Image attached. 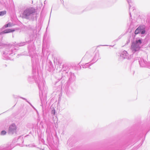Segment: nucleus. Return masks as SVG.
<instances>
[{
  "label": "nucleus",
  "instance_id": "nucleus-1",
  "mask_svg": "<svg viewBox=\"0 0 150 150\" xmlns=\"http://www.w3.org/2000/svg\"><path fill=\"white\" fill-rule=\"evenodd\" d=\"M29 54L31 57L32 66V74L33 76H29L28 80L30 83H32L35 81L38 84L39 89L43 94V90L45 88V81L42 77H40L39 76V72L40 71V66L38 55L35 52V47L33 44V42L31 44H29L28 47Z\"/></svg>",
  "mask_w": 150,
  "mask_h": 150
},
{
  "label": "nucleus",
  "instance_id": "nucleus-2",
  "mask_svg": "<svg viewBox=\"0 0 150 150\" xmlns=\"http://www.w3.org/2000/svg\"><path fill=\"white\" fill-rule=\"evenodd\" d=\"M68 67L63 65L62 71L61 72V77H57L59 80H61L64 83L65 81L67 80V84H73L76 80V76L74 73L71 72H68Z\"/></svg>",
  "mask_w": 150,
  "mask_h": 150
},
{
  "label": "nucleus",
  "instance_id": "nucleus-3",
  "mask_svg": "<svg viewBox=\"0 0 150 150\" xmlns=\"http://www.w3.org/2000/svg\"><path fill=\"white\" fill-rule=\"evenodd\" d=\"M0 46L3 47V48L5 49L3 52L2 58L6 60H12L13 59H11L8 55L12 56L15 54V52L18 50V47L17 46H9L5 45L0 42Z\"/></svg>",
  "mask_w": 150,
  "mask_h": 150
},
{
  "label": "nucleus",
  "instance_id": "nucleus-4",
  "mask_svg": "<svg viewBox=\"0 0 150 150\" xmlns=\"http://www.w3.org/2000/svg\"><path fill=\"white\" fill-rule=\"evenodd\" d=\"M36 11L35 9L33 7L28 8L23 11L21 16L23 18L32 21L37 20Z\"/></svg>",
  "mask_w": 150,
  "mask_h": 150
},
{
  "label": "nucleus",
  "instance_id": "nucleus-5",
  "mask_svg": "<svg viewBox=\"0 0 150 150\" xmlns=\"http://www.w3.org/2000/svg\"><path fill=\"white\" fill-rule=\"evenodd\" d=\"M142 39H137L135 42H132L131 49L133 53L132 54L134 57L137 56V53H135V52L140 50L141 48L140 45L142 44Z\"/></svg>",
  "mask_w": 150,
  "mask_h": 150
},
{
  "label": "nucleus",
  "instance_id": "nucleus-6",
  "mask_svg": "<svg viewBox=\"0 0 150 150\" xmlns=\"http://www.w3.org/2000/svg\"><path fill=\"white\" fill-rule=\"evenodd\" d=\"M29 29L32 32V33L30 35L29 38L30 40L26 41V42H21L17 44L18 46H23L25 45L26 43H29L31 41L35 39L36 36V35L35 34V33H36V31L35 28L33 26H30L29 27Z\"/></svg>",
  "mask_w": 150,
  "mask_h": 150
},
{
  "label": "nucleus",
  "instance_id": "nucleus-7",
  "mask_svg": "<svg viewBox=\"0 0 150 150\" xmlns=\"http://www.w3.org/2000/svg\"><path fill=\"white\" fill-rule=\"evenodd\" d=\"M74 84H66L65 86L64 91L68 97H70L74 92Z\"/></svg>",
  "mask_w": 150,
  "mask_h": 150
},
{
  "label": "nucleus",
  "instance_id": "nucleus-8",
  "mask_svg": "<svg viewBox=\"0 0 150 150\" xmlns=\"http://www.w3.org/2000/svg\"><path fill=\"white\" fill-rule=\"evenodd\" d=\"M134 57L132 54L129 55L127 51L124 50L120 53L119 59L121 60L125 59L130 60L132 59H133V58Z\"/></svg>",
  "mask_w": 150,
  "mask_h": 150
},
{
  "label": "nucleus",
  "instance_id": "nucleus-9",
  "mask_svg": "<svg viewBox=\"0 0 150 150\" xmlns=\"http://www.w3.org/2000/svg\"><path fill=\"white\" fill-rule=\"evenodd\" d=\"M138 60L140 66L141 67H146L147 66L148 62L142 58H139L138 56L135 57L133 58L134 61Z\"/></svg>",
  "mask_w": 150,
  "mask_h": 150
},
{
  "label": "nucleus",
  "instance_id": "nucleus-10",
  "mask_svg": "<svg viewBox=\"0 0 150 150\" xmlns=\"http://www.w3.org/2000/svg\"><path fill=\"white\" fill-rule=\"evenodd\" d=\"M17 128L14 124H12L10 125L8 128V133L9 134L12 135L16 134Z\"/></svg>",
  "mask_w": 150,
  "mask_h": 150
},
{
  "label": "nucleus",
  "instance_id": "nucleus-11",
  "mask_svg": "<svg viewBox=\"0 0 150 150\" xmlns=\"http://www.w3.org/2000/svg\"><path fill=\"white\" fill-rule=\"evenodd\" d=\"M139 33L142 35L146 34L145 28L142 26H139L135 31L134 34L137 35Z\"/></svg>",
  "mask_w": 150,
  "mask_h": 150
},
{
  "label": "nucleus",
  "instance_id": "nucleus-12",
  "mask_svg": "<svg viewBox=\"0 0 150 150\" xmlns=\"http://www.w3.org/2000/svg\"><path fill=\"white\" fill-rule=\"evenodd\" d=\"M13 144V143L9 142L5 147L0 146V150H11L14 147Z\"/></svg>",
  "mask_w": 150,
  "mask_h": 150
},
{
  "label": "nucleus",
  "instance_id": "nucleus-13",
  "mask_svg": "<svg viewBox=\"0 0 150 150\" xmlns=\"http://www.w3.org/2000/svg\"><path fill=\"white\" fill-rule=\"evenodd\" d=\"M99 54L98 52H96L95 55L93 59L90 60L91 62H92V63H93V64L98 60V59H99Z\"/></svg>",
  "mask_w": 150,
  "mask_h": 150
},
{
  "label": "nucleus",
  "instance_id": "nucleus-14",
  "mask_svg": "<svg viewBox=\"0 0 150 150\" xmlns=\"http://www.w3.org/2000/svg\"><path fill=\"white\" fill-rule=\"evenodd\" d=\"M14 30H12L11 29H5V30L2 31L1 33V34L7 33H10L13 32L14 31Z\"/></svg>",
  "mask_w": 150,
  "mask_h": 150
},
{
  "label": "nucleus",
  "instance_id": "nucleus-15",
  "mask_svg": "<svg viewBox=\"0 0 150 150\" xmlns=\"http://www.w3.org/2000/svg\"><path fill=\"white\" fill-rule=\"evenodd\" d=\"M93 64V63L91 62L90 60H89L88 62L85 63L84 65H83L82 66L83 67V68H86L87 67H89Z\"/></svg>",
  "mask_w": 150,
  "mask_h": 150
},
{
  "label": "nucleus",
  "instance_id": "nucleus-16",
  "mask_svg": "<svg viewBox=\"0 0 150 150\" xmlns=\"http://www.w3.org/2000/svg\"><path fill=\"white\" fill-rule=\"evenodd\" d=\"M17 141L18 142L23 143L24 142L23 137L22 136H19L17 139Z\"/></svg>",
  "mask_w": 150,
  "mask_h": 150
},
{
  "label": "nucleus",
  "instance_id": "nucleus-17",
  "mask_svg": "<svg viewBox=\"0 0 150 150\" xmlns=\"http://www.w3.org/2000/svg\"><path fill=\"white\" fill-rule=\"evenodd\" d=\"M6 11H0V16H3L6 14Z\"/></svg>",
  "mask_w": 150,
  "mask_h": 150
},
{
  "label": "nucleus",
  "instance_id": "nucleus-18",
  "mask_svg": "<svg viewBox=\"0 0 150 150\" xmlns=\"http://www.w3.org/2000/svg\"><path fill=\"white\" fill-rule=\"evenodd\" d=\"M91 57V56L90 55H88L87 53H86L85 55L84 56V57L83 58L82 60H83L87 57L90 58Z\"/></svg>",
  "mask_w": 150,
  "mask_h": 150
},
{
  "label": "nucleus",
  "instance_id": "nucleus-19",
  "mask_svg": "<svg viewBox=\"0 0 150 150\" xmlns=\"http://www.w3.org/2000/svg\"><path fill=\"white\" fill-rule=\"evenodd\" d=\"M6 2V0H0V3L3 5H5Z\"/></svg>",
  "mask_w": 150,
  "mask_h": 150
},
{
  "label": "nucleus",
  "instance_id": "nucleus-20",
  "mask_svg": "<svg viewBox=\"0 0 150 150\" xmlns=\"http://www.w3.org/2000/svg\"><path fill=\"white\" fill-rule=\"evenodd\" d=\"M49 64L50 65V68L49 69H48L49 71H50L51 70L52 68L53 67V65L52 62L51 61L49 62Z\"/></svg>",
  "mask_w": 150,
  "mask_h": 150
},
{
  "label": "nucleus",
  "instance_id": "nucleus-21",
  "mask_svg": "<svg viewBox=\"0 0 150 150\" xmlns=\"http://www.w3.org/2000/svg\"><path fill=\"white\" fill-rule=\"evenodd\" d=\"M11 26V25L10 23H7V24H6L4 25V26L3 27V28H7L9 27H10Z\"/></svg>",
  "mask_w": 150,
  "mask_h": 150
},
{
  "label": "nucleus",
  "instance_id": "nucleus-22",
  "mask_svg": "<svg viewBox=\"0 0 150 150\" xmlns=\"http://www.w3.org/2000/svg\"><path fill=\"white\" fill-rule=\"evenodd\" d=\"M56 113L55 110L54 108H53L51 112V114L52 115H55Z\"/></svg>",
  "mask_w": 150,
  "mask_h": 150
},
{
  "label": "nucleus",
  "instance_id": "nucleus-23",
  "mask_svg": "<svg viewBox=\"0 0 150 150\" xmlns=\"http://www.w3.org/2000/svg\"><path fill=\"white\" fill-rule=\"evenodd\" d=\"M6 132L5 130H2L1 132V135H4L6 134Z\"/></svg>",
  "mask_w": 150,
  "mask_h": 150
},
{
  "label": "nucleus",
  "instance_id": "nucleus-24",
  "mask_svg": "<svg viewBox=\"0 0 150 150\" xmlns=\"http://www.w3.org/2000/svg\"><path fill=\"white\" fill-rule=\"evenodd\" d=\"M28 103H29L30 105L37 112V110L36 109L33 105L29 102H28Z\"/></svg>",
  "mask_w": 150,
  "mask_h": 150
},
{
  "label": "nucleus",
  "instance_id": "nucleus-25",
  "mask_svg": "<svg viewBox=\"0 0 150 150\" xmlns=\"http://www.w3.org/2000/svg\"><path fill=\"white\" fill-rule=\"evenodd\" d=\"M122 35H120V36L118 38L116 39L115 41H117L119 40L120 39H121V38L122 37Z\"/></svg>",
  "mask_w": 150,
  "mask_h": 150
},
{
  "label": "nucleus",
  "instance_id": "nucleus-26",
  "mask_svg": "<svg viewBox=\"0 0 150 150\" xmlns=\"http://www.w3.org/2000/svg\"><path fill=\"white\" fill-rule=\"evenodd\" d=\"M127 1L128 3L129 4V9H130L131 7V6L129 4L130 3V2H131V1L130 0H127Z\"/></svg>",
  "mask_w": 150,
  "mask_h": 150
},
{
  "label": "nucleus",
  "instance_id": "nucleus-27",
  "mask_svg": "<svg viewBox=\"0 0 150 150\" xmlns=\"http://www.w3.org/2000/svg\"><path fill=\"white\" fill-rule=\"evenodd\" d=\"M20 98H22V99H23V100H25L26 102H27L28 103V102H29L25 98H24L23 97H20Z\"/></svg>",
  "mask_w": 150,
  "mask_h": 150
},
{
  "label": "nucleus",
  "instance_id": "nucleus-28",
  "mask_svg": "<svg viewBox=\"0 0 150 150\" xmlns=\"http://www.w3.org/2000/svg\"><path fill=\"white\" fill-rule=\"evenodd\" d=\"M50 132V129H49L48 127H47L46 130V132H47L48 133H49Z\"/></svg>",
  "mask_w": 150,
  "mask_h": 150
},
{
  "label": "nucleus",
  "instance_id": "nucleus-29",
  "mask_svg": "<svg viewBox=\"0 0 150 150\" xmlns=\"http://www.w3.org/2000/svg\"><path fill=\"white\" fill-rule=\"evenodd\" d=\"M42 47V52H43V50H44V49H45V45H44L43 43Z\"/></svg>",
  "mask_w": 150,
  "mask_h": 150
},
{
  "label": "nucleus",
  "instance_id": "nucleus-30",
  "mask_svg": "<svg viewBox=\"0 0 150 150\" xmlns=\"http://www.w3.org/2000/svg\"><path fill=\"white\" fill-rule=\"evenodd\" d=\"M129 15L131 17H132L131 14V13L129 11Z\"/></svg>",
  "mask_w": 150,
  "mask_h": 150
},
{
  "label": "nucleus",
  "instance_id": "nucleus-31",
  "mask_svg": "<svg viewBox=\"0 0 150 150\" xmlns=\"http://www.w3.org/2000/svg\"><path fill=\"white\" fill-rule=\"evenodd\" d=\"M40 105L42 107V103H41V104Z\"/></svg>",
  "mask_w": 150,
  "mask_h": 150
},
{
  "label": "nucleus",
  "instance_id": "nucleus-32",
  "mask_svg": "<svg viewBox=\"0 0 150 150\" xmlns=\"http://www.w3.org/2000/svg\"><path fill=\"white\" fill-rule=\"evenodd\" d=\"M60 74V73H58L57 74Z\"/></svg>",
  "mask_w": 150,
  "mask_h": 150
},
{
  "label": "nucleus",
  "instance_id": "nucleus-33",
  "mask_svg": "<svg viewBox=\"0 0 150 150\" xmlns=\"http://www.w3.org/2000/svg\"><path fill=\"white\" fill-rule=\"evenodd\" d=\"M69 142V140L68 141H67V143H68Z\"/></svg>",
  "mask_w": 150,
  "mask_h": 150
},
{
  "label": "nucleus",
  "instance_id": "nucleus-34",
  "mask_svg": "<svg viewBox=\"0 0 150 150\" xmlns=\"http://www.w3.org/2000/svg\"><path fill=\"white\" fill-rule=\"evenodd\" d=\"M46 1H44V4H45V3H46Z\"/></svg>",
  "mask_w": 150,
  "mask_h": 150
},
{
  "label": "nucleus",
  "instance_id": "nucleus-35",
  "mask_svg": "<svg viewBox=\"0 0 150 150\" xmlns=\"http://www.w3.org/2000/svg\"><path fill=\"white\" fill-rule=\"evenodd\" d=\"M28 146H29V147H30V145H28Z\"/></svg>",
  "mask_w": 150,
  "mask_h": 150
},
{
  "label": "nucleus",
  "instance_id": "nucleus-36",
  "mask_svg": "<svg viewBox=\"0 0 150 150\" xmlns=\"http://www.w3.org/2000/svg\"><path fill=\"white\" fill-rule=\"evenodd\" d=\"M23 55V54H21V55Z\"/></svg>",
  "mask_w": 150,
  "mask_h": 150
},
{
  "label": "nucleus",
  "instance_id": "nucleus-37",
  "mask_svg": "<svg viewBox=\"0 0 150 150\" xmlns=\"http://www.w3.org/2000/svg\"><path fill=\"white\" fill-rule=\"evenodd\" d=\"M42 141H44V140H43V139H42Z\"/></svg>",
  "mask_w": 150,
  "mask_h": 150
},
{
  "label": "nucleus",
  "instance_id": "nucleus-38",
  "mask_svg": "<svg viewBox=\"0 0 150 150\" xmlns=\"http://www.w3.org/2000/svg\"><path fill=\"white\" fill-rule=\"evenodd\" d=\"M44 39L43 38V41H44Z\"/></svg>",
  "mask_w": 150,
  "mask_h": 150
},
{
  "label": "nucleus",
  "instance_id": "nucleus-39",
  "mask_svg": "<svg viewBox=\"0 0 150 150\" xmlns=\"http://www.w3.org/2000/svg\"><path fill=\"white\" fill-rule=\"evenodd\" d=\"M105 46H107V45H105Z\"/></svg>",
  "mask_w": 150,
  "mask_h": 150
}]
</instances>
